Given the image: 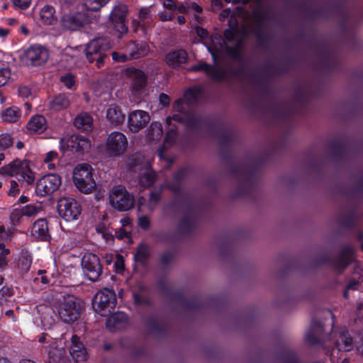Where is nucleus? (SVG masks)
Segmentation results:
<instances>
[{"instance_id": "nucleus-29", "label": "nucleus", "mask_w": 363, "mask_h": 363, "mask_svg": "<svg viewBox=\"0 0 363 363\" xmlns=\"http://www.w3.org/2000/svg\"><path fill=\"white\" fill-rule=\"evenodd\" d=\"M55 13V9L52 6L46 5L40 11V19L44 24H54L57 21Z\"/></svg>"}, {"instance_id": "nucleus-37", "label": "nucleus", "mask_w": 363, "mask_h": 363, "mask_svg": "<svg viewBox=\"0 0 363 363\" xmlns=\"http://www.w3.org/2000/svg\"><path fill=\"white\" fill-rule=\"evenodd\" d=\"M109 0H84V7L89 11H98Z\"/></svg>"}, {"instance_id": "nucleus-47", "label": "nucleus", "mask_w": 363, "mask_h": 363, "mask_svg": "<svg viewBox=\"0 0 363 363\" xmlns=\"http://www.w3.org/2000/svg\"><path fill=\"white\" fill-rule=\"evenodd\" d=\"M138 18L143 22L150 20L151 18L150 7H143L140 9L138 13Z\"/></svg>"}, {"instance_id": "nucleus-48", "label": "nucleus", "mask_w": 363, "mask_h": 363, "mask_svg": "<svg viewBox=\"0 0 363 363\" xmlns=\"http://www.w3.org/2000/svg\"><path fill=\"white\" fill-rule=\"evenodd\" d=\"M69 137L70 136H67L60 139V150L63 152H66L68 150H71V141L69 140Z\"/></svg>"}, {"instance_id": "nucleus-61", "label": "nucleus", "mask_w": 363, "mask_h": 363, "mask_svg": "<svg viewBox=\"0 0 363 363\" xmlns=\"http://www.w3.org/2000/svg\"><path fill=\"white\" fill-rule=\"evenodd\" d=\"M160 101L162 104H163L164 106H166L169 104V99L168 96H167L166 94H162L160 96Z\"/></svg>"}, {"instance_id": "nucleus-43", "label": "nucleus", "mask_w": 363, "mask_h": 363, "mask_svg": "<svg viewBox=\"0 0 363 363\" xmlns=\"http://www.w3.org/2000/svg\"><path fill=\"white\" fill-rule=\"evenodd\" d=\"M13 145V138L9 134H0V147L4 150L10 147Z\"/></svg>"}, {"instance_id": "nucleus-32", "label": "nucleus", "mask_w": 363, "mask_h": 363, "mask_svg": "<svg viewBox=\"0 0 363 363\" xmlns=\"http://www.w3.org/2000/svg\"><path fill=\"white\" fill-rule=\"evenodd\" d=\"M70 101L65 94H59L56 96L50 101V108L54 111H61L69 107Z\"/></svg>"}, {"instance_id": "nucleus-5", "label": "nucleus", "mask_w": 363, "mask_h": 363, "mask_svg": "<svg viewBox=\"0 0 363 363\" xmlns=\"http://www.w3.org/2000/svg\"><path fill=\"white\" fill-rule=\"evenodd\" d=\"M116 296L114 291L104 288L97 292L93 299L94 311L101 315H106L116 306Z\"/></svg>"}, {"instance_id": "nucleus-41", "label": "nucleus", "mask_w": 363, "mask_h": 363, "mask_svg": "<svg viewBox=\"0 0 363 363\" xmlns=\"http://www.w3.org/2000/svg\"><path fill=\"white\" fill-rule=\"evenodd\" d=\"M41 211V205L29 204L24 206V216L28 217L35 216Z\"/></svg>"}, {"instance_id": "nucleus-20", "label": "nucleus", "mask_w": 363, "mask_h": 363, "mask_svg": "<svg viewBox=\"0 0 363 363\" xmlns=\"http://www.w3.org/2000/svg\"><path fill=\"white\" fill-rule=\"evenodd\" d=\"M127 323V316L125 313L118 311L110 315L106 320V327L111 330L121 329Z\"/></svg>"}, {"instance_id": "nucleus-40", "label": "nucleus", "mask_w": 363, "mask_h": 363, "mask_svg": "<svg viewBox=\"0 0 363 363\" xmlns=\"http://www.w3.org/2000/svg\"><path fill=\"white\" fill-rule=\"evenodd\" d=\"M201 93V89L199 87H193L189 89L184 94L185 99L188 103L194 102Z\"/></svg>"}, {"instance_id": "nucleus-14", "label": "nucleus", "mask_w": 363, "mask_h": 363, "mask_svg": "<svg viewBox=\"0 0 363 363\" xmlns=\"http://www.w3.org/2000/svg\"><path fill=\"white\" fill-rule=\"evenodd\" d=\"M148 113L142 110H136L130 113L128 118V126L131 132L137 133L143 128L149 122Z\"/></svg>"}, {"instance_id": "nucleus-60", "label": "nucleus", "mask_w": 363, "mask_h": 363, "mask_svg": "<svg viewBox=\"0 0 363 363\" xmlns=\"http://www.w3.org/2000/svg\"><path fill=\"white\" fill-rule=\"evenodd\" d=\"M164 6L168 9H176V4L173 0H166L164 4Z\"/></svg>"}, {"instance_id": "nucleus-8", "label": "nucleus", "mask_w": 363, "mask_h": 363, "mask_svg": "<svg viewBox=\"0 0 363 363\" xmlns=\"http://www.w3.org/2000/svg\"><path fill=\"white\" fill-rule=\"evenodd\" d=\"M62 184L61 177L56 174H48L40 178L36 183L35 194L45 196L57 191Z\"/></svg>"}, {"instance_id": "nucleus-54", "label": "nucleus", "mask_w": 363, "mask_h": 363, "mask_svg": "<svg viewBox=\"0 0 363 363\" xmlns=\"http://www.w3.org/2000/svg\"><path fill=\"white\" fill-rule=\"evenodd\" d=\"M159 17L162 21H167L173 18V15L167 11H162L159 13Z\"/></svg>"}, {"instance_id": "nucleus-3", "label": "nucleus", "mask_w": 363, "mask_h": 363, "mask_svg": "<svg viewBox=\"0 0 363 363\" xmlns=\"http://www.w3.org/2000/svg\"><path fill=\"white\" fill-rule=\"evenodd\" d=\"M82 306L79 301L74 296L67 295L60 301L57 312L59 318L65 323L76 321L80 315Z\"/></svg>"}, {"instance_id": "nucleus-57", "label": "nucleus", "mask_w": 363, "mask_h": 363, "mask_svg": "<svg viewBox=\"0 0 363 363\" xmlns=\"http://www.w3.org/2000/svg\"><path fill=\"white\" fill-rule=\"evenodd\" d=\"M189 10L192 9L194 10L196 13H201L203 11V9L201 6L199 4L194 3V2H189Z\"/></svg>"}, {"instance_id": "nucleus-19", "label": "nucleus", "mask_w": 363, "mask_h": 363, "mask_svg": "<svg viewBox=\"0 0 363 363\" xmlns=\"http://www.w3.org/2000/svg\"><path fill=\"white\" fill-rule=\"evenodd\" d=\"M106 118L108 123L114 127L120 125L125 120V116L121 108L115 104L111 105L107 108Z\"/></svg>"}, {"instance_id": "nucleus-16", "label": "nucleus", "mask_w": 363, "mask_h": 363, "mask_svg": "<svg viewBox=\"0 0 363 363\" xmlns=\"http://www.w3.org/2000/svg\"><path fill=\"white\" fill-rule=\"evenodd\" d=\"M69 353L76 362L79 363L86 359V350L83 343L77 335H72L71 339Z\"/></svg>"}, {"instance_id": "nucleus-35", "label": "nucleus", "mask_w": 363, "mask_h": 363, "mask_svg": "<svg viewBox=\"0 0 363 363\" xmlns=\"http://www.w3.org/2000/svg\"><path fill=\"white\" fill-rule=\"evenodd\" d=\"M58 153L55 151H49L46 153L43 162L47 164V168L50 170H54L56 168L55 161L58 160Z\"/></svg>"}, {"instance_id": "nucleus-25", "label": "nucleus", "mask_w": 363, "mask_h": 363, "mask_svg": "<svg viewBox=\"0 0 363 363\" xmlns=\"http://www.w3.org/2000/svg\"><path fill=\"white\" fill-rule=\"evenodd\" d=\"M211 40V44L207 46V49L211 54L213 60L216 61L218 54L227 48V46L224 40L218 35H215Z\"/></svg>"}, {"instance_id": "nucleus-52", "label": "nucleus", "mask_w": 363, "mask_h": 363, "mask_svg": "<svg viewBox=\"0 0 363 363\" xmlns=\"http://www.w3.org/2000/svg\"><path fill=\"white\" fill-rule=\"evenodd\" d=\"M138 224H139L140 228H142L143 229L146 230L150 226V220L145 216H141V217H140L138 218Z\"/></svg>"}, {"instance_id": "nucleus-34", "label": "nucleus", "mask_w": 363, "mask_h": 363, "mask_svg": "<svg viewBox=\"0 0 363 363\" xmlns=\"http://www.w3.org/2000/svg\"><path fill=\"white\" fill-rule=\"evenodd\" d=\"M11 74V69L8 62L0 60V87L9 82Z\"/></svg>"}, {"instance_id": "nucleus-36", "label": "nucleus", "mask_w": 363, "mask_h": 363, "mask_svg": "<svg viewBox=\"0 0 363 363\" xmlns=\"http://www.w3.org/2000/svg\"><path fill=\"white\" fill-rule=\"evenodd\" d=\"M14 295L12 286H4L0 289V305H4Z\"/></svg>"}, {"instance_id": "nucleus-22", "label": "nucleus", "mask_w": 363, "mask_h": 363, "mask_svg": "<svg viewBox=\"0 0 363 363\" xmlns=\"http://www.w3.org/2000/svg\"><path fill=\"white\" fill-rule=\"evenodd\" d=\"M165 60L168 65L177 67L186 62L187 54L182 50L171 52L166 55Z\"/></svg>"}, {"instance_id": "nucleus-38", "label": "nucleus", "mask_w": 363, "mask_h": 363, "mask_svg": "<svg viewBox=\"0 0 363 363\" xmlns=\"http://www.w3.org/2000/svg\"><path fill=\"white\" fill-rule=\"evenodd\" d=\"M149 250L148 247L145 244H141L135 255V259L137 262L144 264L148 257Z\"/></svg>"}, {"instance_id": "nucleus-58", "label": "nucleus", "mask_w": 363, "mask_h": 363, "mask_svg": "<svg viewBox=\"0 0 363 363\" xmlns=\"http://www.w3.org/2000/svg\"><path fill=\"white\" fill-rule=\"evenodd\" d=\"M357 349L363 355V334L359 335V340L357 342Z\"/></svg>"}, {"instance_id": "nucleus-11", "label": "nucleus", "mask_w": 363, "mask_h": 363, "mask_svg": "<svg viewBox=\"0 0 363 363\" xmlns=\"http://www.w3.org/2000/svg\"><path fill=\"white\" fill-rule=\"evenodd\" d=\"M128 13V8L127 5L119 3L113 7L109 14V20L111 24L121 35L128 32V27L126 26V16Z\"/></svg>"}, {"instance_id": "nucleus-17", "label": "nucleus", "mask_w": 363, "mask_h": 363, "mask_svg": "<svg viewBox=\"0 0 363 363\" xmlns=\"http://www.w3.org/2000/svg\"><path fill=\"white\" fill-rule=\"evenodd\" d=\"M71 141V150L78 153H84L90 150L91 147V141L82 135H72L69 137Z\"/></svg>"}, {"instance_id": "nucleus-53", "label": "nucleus", "mask_w": 363, "mask_h": 363, "mask_svg": "<svg viewBox=\"0 0 363 363\" xmlns=\"http://www.w3.org/2000/svg\"><path fill=\"white\" fill-rule=\"evenodd\" d=\"M196 33L201 39H206L208 38V32L206 29L201 27H196Z\"/></svg>"}, {"instance_id": "nucleus-33", "label": "nucleus", "mask_w": 363, "mask_h": 363, "mask_svg": "<svg viewBox=\"0 0 363 363\" xmlns=\"http://www.w3.org/2000/svg\"><path fill=\"white\" fill-rule=\"evenodd\" d=\"M162 127L159 123H152L147 129V136L150 140H157L162 138Z\"/></svg>"}, {"instance_id": "nucleus-42", "label": "nucleus", "mask_w": 363, "mask_h": 363, "mask_svg": "<svg viewBox=\"0 0 363 363\" xmlns=\"http://www.w3.org/2000/svg\"><path fill=\"white\" fill-rule=\"evenodd\" d=\"M135 79L133 82V86L135 89L142 87L145 83V74L142 71L137 70L135 72Z\"/></svg>"}, {"instance_id": "nucleus-50", "label": "nucleus", "mask_w": 363, "mask_h": 363, "mask_svg": "<svg viewBox=\"0 0 363 363\" xmlns=\"http://www.w3.org/2000/svg\"><path fill=\"white\" fill-rule=\"evenodd\" d=\"M18 187V183L14 180H11V187L8 192V194L11 196H16L19 193V191H20Z\"/></svg>"}, {"instance_id": "nucleus-31", "label": "nucleus", "mask_w": 363, "mask_h": 363, "mask_svg": "<svg viewBox=\"0 0 363 363\" xmlns=\"http://www.w3.org/2000/svg\"><path fill=\"white\" fill-rule=\"evenodd\" d=\"M21 116V111L16 106H11L6 108L1 114V118L4 121L8 123H15Z\"/></svg>"}, {"instance_id": "nucleus-62", "label": "nucleus", "mask_w": 363, "mask_h": 363, "mask_svg": "<svg viewBox=\"0 0 363 363\" xmlns=\"http://www.w3.org/2000/svg\"><path fill=\"white\" fill-rule=\"evenodd\" d=\"M189 3L181 4L177 7V10L180 12H188L189 11Z\"/></svg>"}, {"instance_id": "nucleus-1", "label": "nucleus", "mask_w": 363, "mask_h": 363, "mask_svg": "<svg viewBox=\"0 0 363 363\" xmlns=\"http://www.w3.org/2000/svg\"><path fill=\"white\" fill-rule=\"evenodd\" d=\"M143 160L141 154L133 155L128 157L127 165L130 171H139L138 182L140 186L147 188L154 184L156 175L150 165L145 163Z\"/></svg>"}, {"instance_id": "nucleus-18", "label": "nucleus", "mask_w": 363, "mask_h": 363, "mask_svg": "<svg viewBox=\"0 0 363 363\" xmlns=\"http://www.w3.org/2000/svg\"><path fill=\"white\" fill-rule=\"evenodd\" d=\"M30 234L41 240H48L50 235L47 221L45 219L36 220L31 227Z\"/></svg>"}, {"instance_id": "nucleus-9", "label": "nucleus", "mask_w": 363, "mask_h": 363, "mask_svg": "<svg viewBox=\"0 0 363 363\" xmlns=\"http://www.w3.org/2000/svg\"><path fill=\"white\" fill-rule=\"evenodd\" d=\"M57 209L60 216L67 222L77 220L82 211L79 203L72 198L60 199Z\"/></svg>"}, {"instance_id": "nucleus-21", "label": "nucleus", "mask_w": 363, "mask_h": 363, "mask_svg": "<svg viewBox=\"0 0 363 363\" xmlns=\"http://www.w3.org/2000/svg\"><path fill=\"white\" fill-rule=\"evenodd\" d=\"M0 174L4 176L13 177L20 175L23 177V161L16 159L0 168Z\"/></svg>"}, {"instance_id": "nucleus-45", "label": "nucleus", "mask_w": 363, "mask_h": 363, "mask_svg": "<svg viewBox=\"0 0 363 363\" xmlns=\"http://www.w3.org/2000/svg\"><path fill=\"white\" fill-rule=\"evenodd\" d=\"M60 82L67 89H72L75 84L74 76L71 73H67L60 77Z\"/></svg>"}, {"instance_id": "nucleus-46", "label": "nucleus", "mask_w": 363, "mask_h": 363, "mask_svg": "<svg viewBox=\"0 0 363 363\" xmlns=\"http://www.w3.org/2000/svg\"><path fill=\"white\" fill-rule=\"evenodd\" d=\"M96 231L101 235L106 242L113 240L112 234L103 225L97 226Z\"/></svg>"}, {"instance_id": "nucleus-44", "label": "nucleus", "mask_w": 363, "mask_h": 363, "mask_svg": "<svg viewBox=\"0 0 363 363\" xmlns=\"http://www.w3.org/2000/svg\"><path fill=\"white\" fill-rule=\"evenodd\" d=\"M35 180V173L28 165L24 164V181L28 184H33Z\"/></svg>"}, {"instance_id": "nucleus-28", "label": "nucleus", "mask_w": 363, "mask_h": 363, "mask_svg": "<svg viewBox=\"0 0 363 363\" xmlns=\"http://www.w3.org/2000/svg\"><path fill=\"white\" fill-rule=\"evenodd\" d=\"M27 128L30 132L40 133L46 129V121L42 116H35L29 121Z\"/></svg>"}, {"instance_id": "nucleus-10", "label": "nucleus", "mask_w": 363, "mask_h": 363, "mask_svg": "<svg viewBox=\"0 0 363 363\" xmlns=\"http://www.w3.org/2000/svg\"><path fill=\"white\" fill-rule=\"evenodd\" d=\"M82 269L91 281H96L102 272L99 258L91 252H86L82 259Z\"/></svg>"}, {"instance_id": "nucleus-23", "label": "nucleus", "mask_w": 363, "mask_h": 363, "mask_svg": "<svg viewBox=\"0 0 363 363\" xmlns=\"http://www.w3.org/2000/svg\"><path fill=\"white\" fill-rule=\"evenodd\" d=\"M127 50L129 52L130 58H139L146 56L150 48L148 45L144 42L138 44L130 43L127 45Z\"/></svg>"}, {"instance_id": "nucleus-26", "label": "nucleus", "mask_w": 363, "mask_h": 363, "mask_svg": "<svg viewBox=\"0 0 363 363\" xmlns=\"http://www.w3.org/2000/svg\"><path fill=\"white\" fill-rule=\"evenodd\" d=\"M335 347L338 351L341 352H347L352 349V340L347 331L344 330L340 333L335 342Z\"/></svg>"}, {"instance_id": "nucleus-27", "label": "nucleus", "mask_w": 363, "mask_h": 363, "mask_svg": "<svg viewBox=\"0 0 363 363\" xmlns=\"http://www.w3.org/2000/svg\"><path fill=\"white\" fill-rule=\"evenodd\" d=\"M189 70L191 71H203L208 76L214 79H219L222 77L221 71L217 67H213L204 62H199L198 65L192 66Z\"/></svg>"}, {"instance_id": "nucleus-13", "label": "nucleus", "mask_w": 363, "mask_h": 363, "mask_svg": "<svg viewBox=\"0 0 363 363\" xmlns=\"http://www.w3.org/2000/svg\"><path fill=\"white\" fill-rule=\"evenodd\" d=\"M89 17L84 12H77L63 16L61 20L62 26L68 30H77L89 23Z\"/></svg>"}, {"instance_id": "nucleus-30", "label": "nucleus", "mask_w": 363, "mask_h": 363, "mask_svg": "<svg viewBox=\"0 0 363 363\" xmlns=\"http://www.w3.org/2000/svg\"><path fill=\"white\" fill-rule=\"evenodd\" d=\"M354 260L352 249L348 248L344 250L341 257L335 263V267L338 271L343 270L347 265Z\"/></svg>"}, {"instance_id": "nucleus-56", "label": "nucleus", "mask_w": 363, "mask_h": 363, "mask_svg": "<svg viewBox=\"0 0 363 363\" xmlns=\"http://www.w3.org/2000/svg\"><path fill=\"white\" fill-rule=\"evenodd\" d=\"M183 106H184L183 100L178 99L174 104V109L178 112H182L184 110Z\"/></svg>"}, {"instance_id": "nucleus-2", "label": "nucleus", "mask_w": 363, "mask_h": 363, "mask_svg": "<svg viewBox=\"0 0 363 363\" xmlns=\"http://www.w3.org/2000/svg\"><path fill=\"white\" fill-rule=\"evenodd\" d=\"M94 169L87 164L77 165L72 171V180L76 188L84 194L91 193L96 187L93 177Z\"/></svg>"}, {"instance_id": "nucleus-39", "label": "nucleus", "mask_w": 363, "mask_h": 363, "mask_svg": "<svg viewBox=\"0 0 363 363\" xmlns=\"http://www.w3.org/2000/svg\"><path fill=\"white\" fill-rule=\"evenodd\" d=\"M22 218L23 207L19 206L18 208L13 209L10 216L11 225L13 227L18 225L21 223Z\"/></svg>"}, {"instance_id": "nucleus-4", "label": "nucleus", "mask_w": 363, "mask_h": 363, "mask_svg": "<svg viewBox=\"0 0 363 363\" xmlns=\"http://www.w3.org/2000/svg\"><path fill=\"white\" fill-rule=\"evenodd\" d=\"M109 203L116 210L126 211L134 206L135 199L123 185L114 186L109 191Z\"/></svg>"}, {"instance_id": "nucleus-15", "label": "nucleus", "mask_w": 363, "mask_h": 363, "mask_svg": "<svg viewBox=\"0 0 363 363\" xmlns=\"http://www.w3.org/2000/svg\"><path fill=\"white\" fill-rule=\"evenodd\" d=\"M26 57L31 65H40L47 61L48 53L47 50L42 46L34 45L26 50Z\"/></svg>"}, {"instance_id": "nucleus-24", "label": "nucleus", "mask_w": 363, "mask_h": 363, "mask_svg": "<svg viewBox=\"0 0 363 363\" xmlns=\"http://www.w3.org/2000/svg\"><path fill=\"white\" fill-rule=\"evenodd\" d=\"M74 124L77 129L91 131L93 128V118L87 113H81L75 117Z\"/></svg>"}, {"instance_id": "nucleus-49", "label": "nucleus", "mask_w": 363, "mask_h": 363, "mask_svg": "<svg viewBox=\"0 0 363 363\" xmlns=\"http://www.w3.org/2000/svg\"><path fill=\"white\" fill-rule=\"evenodd\" d=\"M160 199V191H155L150 194V200H149V205L150 207L152 208H153L158 202V201Z\"/></svg>"}, {"instance_id": "nucleus-51", "label": "nucleus", "mask_w": 363, "mask_h": 363, "mask_svg": "<svg viewBox=\"0 0 363 363\" xmlns=\"http://www.w3.org/2000/svg\"><path fill=\"white\" fill-rule=\"evenodd\" d=\"M113 60L117 62H125L130 59L129 55L120 54L116 52L112 53Z\"/></svg>"}, {"instance_id": "nucleus-55", "label": "nucleus", "mask_w": 363, "mask_h": 363, "mask_svg": "<svg viewBox=\"0 0 363 363\" xmlns=\"http://www.w3.org/2000/svg\"><path fill=\"white\" fill-rule=\"evenodd\" d=\"M8 237V234L5 230L4 225L0 226V248L4 247V244L1 242V240H4Z\"/></svg>"}, {"instance_id": "nucleus-64", "label": "nucleus", "mask_w": 363, "mask_h": 363, "mask_svg": "<svg viewBox=\"0 0 363 363\" xmlns=\"http://www.w3.org/2000/svg\"><path fill=\"white\" fill-rule=\"evenodd\" d=\"M357 313L359 318H363V302L358 306Z\"/></svg>"}, {"instance_id": "nucleus-7", "label": "nucleus", "mask_w": 363, "mask_h": 363, "mask_svg": "<svg viewBox=\"0 0 363 363\" xmlns=\"http://www.w3.org/2000/svg\"><path fill=\"white\" fill-rule=\"evenodd\" d=\"M109 48L106 39H94L88 43L86 48V56L88 60L91 62L96 61V65L99 67L103 64L104 52Z\"/></svg>"}, {"instance_id": "nucleus-59", "label": "nucleus", "mask_w": 363, "mask_h": 363, "mask_svg": "<svg viewBox=\"0 0 363 363\" xmlns=\"http://www.w3.org/2000/svg\"><path fill=\"white\" fill-rule=\"evenodd\" d=\"M142 26L140 20L133 19L131 22V28L133 29L135 32L138 30L139 28Z\"/></svg>"}, {"instance_id": "nucleus-6", "label": "nucleus", "mask_w": 363, "mask_h": 363, "mask_svg": "<svg viewBox=\"0 0 363 363\" xmlns=\"http://www.w3.org/2000/svg\"><path fill=\"white\" fill-rule=\"evenodd\" d=\"M128 146L127 137L121 132L113 131L106 140L105 151L111 157H120L125 153Z\"/></svg>"}, {"instance_id": "nucleus-63", "label": "nucleus", "mask_w": 363, "mask_h": 363, "mask_svg": "<svg viewBox=\"0 0 363 363\" xmlns=\"http://www.w3.org/2000/svg\"><path fill=\"white\" fill-rule=\"evenodd\" d=\"M174 136H175V133L174 132H172V131L169 132L167 133V135L166 139H165V144H167L169 143H172V140L174 138Z\"/></svg>"}, {"instance_id": "nucleus-12", "label": "nucleus", "mask_w": 363, "mask_h": 363, "mask_svg": "<svg viewBox=\"0 0 363 363\" xmlns=\"http://www.w3.org/2000/svg\"><path fill=\"white\" fill-rule=\"evenodd\" d=\"M220 21H225L230 18L228 22L230 28L225 31V37L228 41L235 40L236 49H238L240 45V31L237 26L235 16L230 9H224L219 16Z\"/></svg>"}]
</instances>
